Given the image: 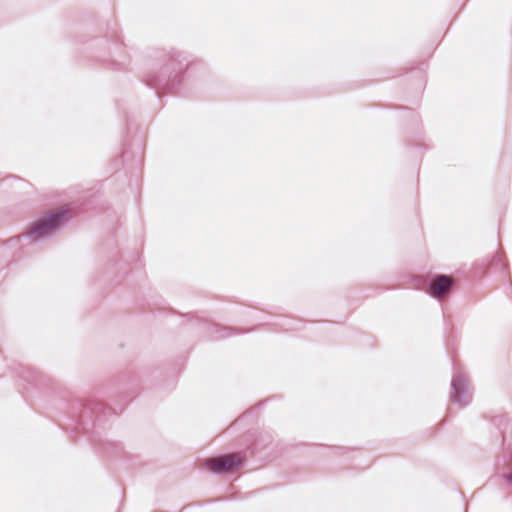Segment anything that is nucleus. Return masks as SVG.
<instances>
[{"instance_id":"f257e3e1","label":"nucleus","mask_w":512,"mask_h":512,"mask_svg":"<svg viewBox=\"0 0 512 512\" xmlns=\"http://www.w3.org/2000/svg\"><path fill=\"white\" fill-rule=\"evenodd\" d=\"M244 460L245 459L241 454L233 453L220 457L208 458L204 461V466L215 473H228L240 467Z\"/></svg>"},{"instance_id":"f03ea898","label":"nucleus","mask_w":512,"mask_h":512,"mask_svg":"<svg viewBox=\"0 0 512 512\" xmlns=\"http://www.w3.org/2000/svg\"><path fill=\"white\" fill-rule=\"evenodd\" d=\"M64 214L60 211L52 212L40 218L34 224V236H43L54 230L63 220Z\"/></svg>"},{"instance_id":"7ed1b4c3","label":"nucleus","mask_w":512,"mask_h":512,"mask_svg":"<svg viewBox=\"0 0 512 512\" xmlns=\"http://www.w3.org/2000/svg\"><path fill=\"white\" fill-rule=\"evenodd\" d=\"M453 285V279L449 276L439 275L432 279L430 284V294L435 298L446 295Z\"/></svg>"},{"instance_id":"20e7f679","label":"nucleus","mask_w":512,"mask_h":512,"mask_svg":"<svg viewBox=\"0 0 512 512\" xmlns=\"http://www.w3.org/2000/svg\"><path fill=\"white\" fill-rule=\"evenodd\" d=\"M508 481L512 482V473L505 476Z\"/></svg>"}]
</instances>
